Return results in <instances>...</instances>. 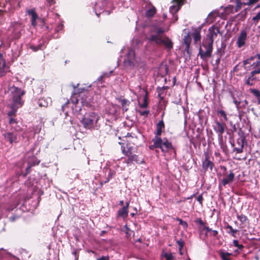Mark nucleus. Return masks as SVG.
I'll list each match as a JSON object with an SVG mask.
<instances>
[{"instance_id": "1", "label": "nucleus", "mask_w": 260, "mask_h": 260, "mask_svg": "<svg viewBox=\"0 0 260 260\" xmlns=\"http://www.w3.org/2000/svg\"><path fill=\"white\" fill-rule=\"evenodd\" d=\"M8 93L12 96L13 104L11 105V111L8 112V115L11 117L17 111V109L23 105L21 100V96L24 94L25 92L21 89L14 86L10 87Z\"/></svg>"}, {"instance_id": "2", "label": "nucleus", "mask_w": 260, "mask_h": 260, "mask_svg": "<svg viewBox=\"0 0 260 260\" xmlns=\"http://www.w3.org/2000/svg\"><path fill=\"white\" fill-rule=\"evenodd\" d=\"M168 30V28L162 29L161 28H158L156 29V34L152 35L149 38V41L153 42L157 45H164L166 48L171 49L173 47V43L171 40L167 37H164L162 35Z\"/></svg>"}, {"instance_id": "3", "label": "nucleus", "mask_w": 260, "mask_h": 260, "mask_svg": "<svg viewBox=\"0 0 260 260\" xmlns=\"http://www.w3.org/2000/svg\"><path fill=\"white\" fill-rule=\"evenodd\" d=\"M124 66L126 69H137L141 66V60L136 57L134 50H129L126 58L124 61Z\"/></svg>"}, {"instance_id": "4", "label": "nucleus", "mask_w": 260, "mask_h": 260, "mask_svg": "<svg viewBox=\"0 0 260 260\" xmlns=\"http://www.w3.org/2000/svg\"><path fill=\"white\" fill-rule=\"evenodd\" d=\"M100 117L94 112L89 113L82 118L81 123L86 128L91 129L96 127Z\"/></svg>"}, {"instance_id": "5", "label": "nucleus", "mask_w": 260, "mask_h": 260, "mask_svg": "<svg viewBox=\"0 0 260 260\" xmlns=\"http://www.w3.org/2000/svg\"><path fill=\"white\" fill-rule=\"evenodd\" d=\"M213 42L207 39L204 40L203 47L205 48V51H204L201 48L199 49V55L202 59H206L211 55L213 49Z\"/></svg>"}, {"instance_id": "6", "label": "nucleus", "mask_w": 260, "mask_h": 260, "mask_svg": "<svg viewBox=\"0 0 260 260\" xmlns=\"http://www.w3.org/2000/svg\"><path fill=\"white\" fill-rule=\"evenodd\" d=\"M78 90V98H81V102L83 105L89 106L91 103L94 102L93 99L90 97L88 92H85L84 88H79Z\"/></svg>"}, {"instance_id": "7", "label": "nucleus", "mask_w": 260, "mask_h": 260, "mask_svg": "<svg viewBox=\"0 0 260 260\" xmlns=\"http://www.w3.org/2000/svg\"><path fill=\"white\" fill-rule=\"evenodd\" d=\"M157 140H158V148H160L162 152H167L170 149L173 147L172 143L166 138L161 139L160 137H155Z\"/></svg>"}, {"instance_id": "8", "label": "nucleus", "mask_w": 260, "mask_h": 260, "mask_svg": "<svg viewBox=\"0 0 260 260\" xmlns=\"http://www.w3.org/2000/svg\"><path fill=\"white\" fill-rule=\"evenodd\" d=\"M218 34H222L220 31V27L216 24L213 25L208 29L207 39L212 40L213 42L214 40L217 37Z\"/></svg>"}, {"instance_id": "9", "label": "nucleus", "mask_w": 260, "mask_h": 260, "mask_svg": "<svg viewBox=\"0 0 260 260\" xmlns=\"http://www.w3.org/2000/svg\"><path fill=\"white\" fill-rule=\"evenodd\" d=\"M5 140L9 142L10 143L18 142L17 134L16 132H8L3 134Z\"/></svg>"}, {"instance_id": "10", "label": "nucleus", "mask_w": 260, "mask_h": 260, "mask_svg": "<svg viewBox=\"0 0 260 260\" xmlns=\"http://www.w3.org/2000/svg\"><path fill=\"white\" fill-rule=\"evenodd\" d=\"M247 38V32L245 30H242L238 36L236 44L239 48L244 46Z\"/></svg>"}, {"instance_id": "11", "label": "nucleus", "mask_w": 260, "mask_h": 260, "mask_svg": "<svg viewBox=\"0 0 260 260\" xmlns=\"http://www.w3.org/2000/svg\"><path fill=\"white\" fill-rule=\"evenodd\" d=\"M235 179V174L230 170L227 175H225L221 180L222 185L225 186L227 184L232 183Z\"/></svg>"}, {"instance_id": "12", "label": "nucleus", "mask_w": 260, "mask_h": 260, "mask_svg": "<svg viewBox=\"0 0 260 260\" xmlns=\"http://www.w3.org/2000/svg\"><path fill=\"white\" fill-rule=\"evenodd\" d=\"M184 0H173L172 5L170 7V12L172 14L177 12L184 4Z\"/></svg>"}, {"instance_id": "13", "label": "nucleus", "mask_w": 260, "mask_h": 260, "mask_svg": "<svg viewBox=\"0 0 260 260\" xmlns=\"http://www.w3.org/2000/svg\"><path fill=\"white\" fill-rule=\"evenodd\" d=\"M225 124L219 121H215V124L213 126V129L218 134L219 137H221L224 132V127Z\"/></svg>"}, {"instance_id": "14", "label": "nucleus", "mask_w": 260, "mask_h": 260, "mask_svg": "<svg viewBox=\"0 0 260 260\" xmlns=\"http://www.w3.org/2000/svg\"><path fill=\"white\" fill-rule=\"evenodd\" d=\"M205 155V158L202 162L203 169L204 170V171L207 170L208 168L212 170L213 167V164L211 160H209V156L208 153H206Z\"/></svg>"}, {"instance_id": "15", "label": "nucleus", "mask_w": 260, "mask_h": 260, "mask_svg": "<svg viewBox=\"0 0 260 260\" xmlns=\"http://www.w3.org/2000/svg\"><path fill=\"white\" fill-rule=\"evenodd\" d=\"M221 15L218 10H213L210 13L207 18V22L209 23L213 22L217 17H221Z\"/></svg>"}, {"instance_id": "16", "label": "nucleus", "mask_w": 260, "mask_h": 260, "mask_svg": "<svg viewBox=\"0 0 260 260\" xmlns=\"http://www.w3.org/2000/svg\"><path fill=\"white\" fill-rule=\"evenodd\" d=\"M26 13L31 16V25L34 26H36L37 25L36 20L38 18V16L36 13L35 10L34 9L27 10Z\"/></svg>"}, {"instance_id": "17", "label": "nucleus", "mask_w": 260, "mask_h": 260, "mask_svg": "<svg viewBox=\"0 0 260 260\" xmlns=\"http://www.w3.org/2000/svg\"><path fill=\"white\" fill-rule=\"evenodd\" d=\"M52 103L51 99L49 97L43 98L39 100L38 104L40 107H47L51 105Z\"/></svg>"}, {"instance_id": "18", "label": "nucleus", "mask_w": 260, "mask_h": 260, "mask_svg": "<svg viewBox=\"0 0 260 260\" xmlns=\"http://www.w3.org/2000/svg\"><path fill=\"white\" fill-rule=\"evenodd\" d=\"M40 162V161L34 156H32L30 159L28 160V166L26 169V172L27 173H29V170L31 167L33 166L38 165Z\"/></svg>"}, {"instance_id": "19", "label": "nucleus", "mask_w": 260, "mask_h": 260, "mask_svg": "<svg viewBox=\"0 0 260 260\" xmlns=\"http://www.w3.org/2000/svg\"><path fill=\"white\" fill-rule=\"evenodd\" d=\"M6 66L5 60L2 58V54L0 53V77L4 76L6 73Z\"/></svg>"}, {"instance_id": "20", "label": "nucleus", "mask_w": 260, "mask_h": 260, "mask_svg": "<svg viewBox=\"0 0 260 260\" xmlns=\"http://www.w3.org/2000/svg\"><path fill=\"white\" fill-rule=\"evenodd\" d=\"M165 127V124L162 120L159 121L156 124V129L155 132V137H160L161 134L162 130Z\"/></svg>"}, {"instance_id": "21", "label": "nucleus", "mask_w": 260, "mask_h": 260, "mask_svg": "<svg viewBox=\"0 0 260 260\" xmlns=\"http://www.w3.org/2000/svg\"><path fill=\"white\" fill-rule=\"evenodd\" d=\"M128 212V211L126 209V207H122L118 211L117 214L118 216L125 218L127 216Z\"/></svg>"}, {"instance_id": "22", "label": "nucleus", "mask_w": 260, "mask_h": 260, "mask_svg": "<svg viewBox=\"0 0 260 260\" xmlns=\"http://www.w3.org/2000/svg\"><path fill=\"white\" fill-rule=\"evenodd\" d=\"M219 254L222 260H231L230 256L232 255V253L220 251Z\"/></svg>"}, {"instance_id": "23", "label": "nucleus", "mask_w": 260, "mask_h": 260, "mask_svg": "<svg viewBox=\"0 0 260 260\" xmlns=\"http://www.w3.org/2000/svg\"><path fill=\"white\" fill-rule=\"evenodd\" d=\"M203 229L206 231V234L209 233V236L211 237H216L218 233L217 231L212 230L208 226H205Z\"/></svg>"}, {"instance_id": "24", "label": "nucleus", "mask_w": 260, "mask_h": 260, "mask_svg": "<svg viewBox=\"0 0 260 260\" xmlns=\"http://www.w3.org/2000/svg\"><path fill=\"white\" fill-rule=\"evenodd\" d=\"M120 103L122 106L123 112L127 111L130 102L126 99H121L120 100Z\"/></svg>"}, {"instance_id": "25", "label": "nucleus", "mask_w": 260, "mask_h": 260, "mask_svg": "<svg viewBox=\"0 0 260 260\" xmlns=\"http://www.w3.org/2000/svg\"><path fill=\"white\" fill-rule=\"evenodd\" d=\"M156 13V9L154 7L152 6L148 9L145 13V15L147 17L151 18L153 17Z\"/></svg>"}, {"instance_id": "26", "label": "nucleus", "mask_w": 260, "mask_h": 260, "mask_svg": "<svg viewBox=\"0 0 260 260\" xmlns=\"http://www.w3.org/2000/svg\"><path fill=\"white\" fill-rule=\"evenodd\" d=\"M133 161L139 163V160L138 159V157L137 155L132 154L128 157V159L125 161V162L127 164H128L129 163L133 162Z\"/></svg>"}, {"instance_id": "27", "label": "nucleus", "mask_w": 260, "mask_h": 260, "mask_svg": "<svg viewBox=\"0 0 260 260\" xmlns=\"http://www.w3.org/2000/svg\"><path fill=\"white\" fill-rule=\"evenodd\" d=\"M133 148L132 147H128L126 146V148H124L122 149V152L123 154H124L126 156L128 157L130 155L133 153Z\"/></svg>"}, {"instance_id": "28", "label": "nucleus", "mask_w": 260, "mask_h": 260, "mask_svg": "<svg viewBox=\"0 0 260 260\" xmlns=\"http://www.w3.org/2000/svg\"><path fill=\"white\" fill-rule=\"evenodd\" d=\"M250 91L257 98L258 103L260 104V92L256 89L250 88Z\"/></svg>"}, {"instance_id": "29", "label": "nucleus", "mask_w": 260, "mask_h": 260, "mask_svg": "<svg viewBox=\"0 0 260 260\" xmlns=\"http://www.w3.org/2000/svg\"><path fill=\"white\" fill-rule=\"evenodd\" d=\"M226 229H229L230 231L228 232V234H231L232 236L234 237H236V234L238 232V230L236 229H233L232 226L229 224L227 225L225 227Z\"/></svg>"}, {"instance_id": "30", "label": "nucleus", "mask_w": 260, "mask_h": 260, "mask_svg": "<svg viewBox=\"0 0 260 260\" xmlns=\"http://www.w3.org/2000/svg\"><path fill=\"white\" fill-rule=\"evenodd\" d=\"M224 12L226 15H229L231 13L233 14L236 12L235 11V8L234 6L232 5H229L227 7H226L224 9Z\"/></svg>"}, {"instance_id": "31", "label": "nucleus", "mask_w": 260, "mask_h": 260, "mask_svg": "<svg viewBox=\"0 0 260 260\" xmlns=\"http://www.w3.org/2000/svg\"><path fill=\"white\" fill-rule=\"evenodd\" d=\"M192 37L195 42H197L199 41H200L201 36L200 35V32L199 31L196 30L192 34Z\"/></svg>"}, {"instance_id": "32", "label": "nucleus", "mask_w": 260, "mask_h": 260, "mask_svg": "<svg viewBox=\"0 0 260 260\" xmlns=\"http://www.w3.org/2000/svg\"><path fill=\"white\" fill-rule=\"evenodd\" d=\"M190 41H191L190 38L188 35H186V36H184V39H183V42L186 46V49H185L186 50H187L188 49V48L189 47L190 43Z\"/></svg>"}, {"instance_id": "33", "label": "nucleus", "mask_w": 260, "mask_h": 260, "mask_svg": "<svg viewBox=\"0 0 260 260\" xmlns=\"http://www.w3.org/2000/svg\"><path fill=\"white\" fill-rule=\"evenodd\" d=\"M152 142H153V144L149 146V149L150 150H153L155 148H158V140H156L155 137L153 138Z\"/></svg>"}, {"instance_id": "34", "label": "nucleus", "mask_w": 260, "mask_h": 260, "mask_svg": "<svg viewBox=\"0 0 260 260\" xmlns=\"http://www.w3.org/2000/svg\"><path fill=\"white\" fill-rule=\"evenodd\" d=\"M254 58H257L258 60H260V54H257L254 57H251L244 61V64L246 66L247 64L250 63V61Z\"/></svg>"}, {"instance_id": "35", "label": "nucleus", "mask_w": 260, "mask_h": 260, "mask_svg": "<svg viewBox=\"0 0 260 260\" xmlns=\"http://www.w3.org/2000/svg\"><path fill=\"white\" fill-rule=\"evenodd\" d=\"M235 3L236 4V7L235 8V11L237 12L240 9H241L242 5H244V3H242L241 1H240V0H238V1H235Z\"/></svg>"}, {"instance_id": "36", "label": "nucleus", "mask_w": 260, "mask_h": 260, "mask_svg": "<svg viewBox=\"0 0 260 260\" xmlns=\"http://www.w3.org/2000/svg\"><path fill=\"white\" fill-rule=\"evenodd\" d=\"M217 114L221 117H222L225 121L228 120V117L226 113L222 110H218Z\"/></svg>"}, {"instance_id": "37", "label": "nucleus", "mask_w": 260, "mask_h": 260, "mask_svg": "<svg viewBox=\"0 0 260 260\" xmlns=\"http://www.w3.org/2000/svg\"><path fill=\"white\" fill-rule=\"evenodd\" d=\"M162 255L166 258V260H172L173 258V254L171 252H163Z\"/></svg>"}, {"instance_id": "38", "label": "nucleus", "mask_w": 260, "mask_h": 260, "mask_svg": "<svg viewBox=\"0 0 260 260\" xmlns=\"http://www.w3.org/2000/svg\"><path fill=\"white\" fill-rule=\"evenodd\" d=\"M254 80V78L253 77V76H252L251 75H250V76L246 79L245 83L247 85H252L253 84V81Z\"/></svg>"}, {"instance_id": "39", "label": "nucleus", "mask_w": 260, "mask_h": 260, "mask_svg": "<svg viewBox=\"0 0 260 260\" xmlns=\"http://www.w3.org/2000/svg\"><path fill=\"white\" fill-rule=\"evenodd\" d=\"M147 94L145 96L143 99V103L140 104V107L142 108H146L148 106V103L147 101Z\"/></svg>"}, {"instance_id": "40", "label": "nucleus", "mask_w": 260, "mask_h": 260, "mask_svg": "<svg viewBox=\"0 0 260 260\" xmlns=\"http://www.w3.org/2000/svg\"><path fill=\"white\" fill-rule=\"evenodd\" d=\"M237 218L240 220V222L242 223H244L247 220V217L243 214L237 216Z\"/></svg>"}, {"instance_id": "41", "label": "nucleus", "mask_w": 260, "mask_h": 260, "mask_svg": "<svg viewBox=\"0 0 260 260\" xmlns=\"http://www.w3.org/2000/svg\"><path fill=\"white\" fill-rule=\"evenodd\" d=\"M177 243L179 246V249L180 251V254H182L181 250L184 246V242L182 239H180L177 241Z\"/></svg>"}, {"instance_id": "42", "label": "nucleus", "mask_w": 260, "mask_h": 260, "mask_svg": "<svg viewBox=\"0 0 260 260\" xmlns=\"http://www.w3.org/2000/svg\"><path fill=\"white\" fill-rule=\"evenodd\" d=\"M233 245L234 246L237 247L239 249H242L244 246L242 244H239L237 240H234L233 241Z\"/></svg>"}, {"instance_id": "43", "label": "nucleus", "mask_w": 260, "mask_h": 260, "mask_svg": "<svg viewBox=\"0 0 260 260\" xmlns=\"http://www.w3.org/2000/svg\"><path fill=\"white\" fill-rule=\"evenodd\" d=\"M176 220L179 221V224L182 225L184 229H186L187 228L188 224L186 221L178 218H177Z\"/></svg>"}, {"instance_id": "44", "label": "nucleus", "mask_w": 260, "mask_h": 260, "mask_svg": "<svg viewBox=\"0 0 260 260\" xmlns=\"http://www.w3.org/2000/svg\"><path fill=\"white\" fill-rule=\"evenodd\" d=\"M138 113L141 115V116H145V117H147L149 113V110H139L138 111Z\"/></svg>"}, {"instance_id": "45", "label": "nucleus", "mask_w": 260, "mask_h": 260, "mask_svg": "<svg viewBox=\"0 0 260 260\" xmlns=\"http://www.w3.org/2000/svg\"><path fill=\"white\" fill-rule=\"evenodd\" d=\"M260 20V11L252 18V20L255 23H257Z\"/></svg>"}, {"instance_id": "46", "label": "nucleus", "mask_w": 260, "mask_h": 260, "mask_svg": "<svg viewBox=\"0 0 260 260\" xmlns=\"http://www.w3.org/2000/svg\"><path fill=\"white\" fill-rule=\"evenodd\" d=\"M253 71L250 73V75L253 76L254 75L260 73V68L252 69Z\"/></svg>"}, {"instance_id": "47", "label": "nucleus", "mask_w": 260, "mask_h": 260, "mask_svg": "<svg viewBox=\"0 0 260 260\" xmlns=\"http://www.w3.org/2000/svg\"><path fill=\"white\" fill-rule=\"evenodd\" d=\"M251 67L252 69L260 68V60H257V61L253 62L251 64Z\"/></svg>"}, {"instance_id": "48", "label": "nucleus", "mask_w": 260, "mask_h": 260, "mask_svg": "<svg viewBox=\"0 0 260 260\" xmlns=\"http://www.w3.org/2000/svg\"><path fill=\"white\" fill-rule=\"evenodd\" d=\"M30 48L34 51H38V50L41 49L42 48V46L41 44H40L37 46L31 45L30 46Z\"/></svg>"}, {"instance_id": "49", "label": "nucleus", "mask_w": 260, "mask_h": 260, "mask_svg": "<svg viewBox=\"0 0 260 260\" xmlns=\"http://www.w3.org/2000/svg\"><path fill=\"white\" fill-rule=\"evenodd\" d=\"M259 0H249V2L247 3H244V5H252V4H254L256 3H257L258 1H259Z\"/></svg>"}, {"instance_id": "50", "label": "nucleus", "mask_w": 260, "mask_h": 260, "mask_svg": "<svg viewBox=\"0 0 260 260\" xmlns=\"http://www.w3.org/2000/svg\"><path fill=\"white\" fill-rule=\"evenodd\" d=\"M9 123L12 125V127H13V125L16 124L17 122L16 120L13 118H10L9 120Z\"/></svg>"}, {"instance_id": "51", "label": "nucleus", "mask_w": 260, "mask_h": 260, "mask_svg": "<svg viewBox=\"0 0 260 260\" xmlns=\"http://www.w3.org/2000/svg\"><path fill=\"white\" fill-rule=\"evenodd\" d=\"M111 73H112V72H110L109 73H103V74L99 78V80L102 79L103 78L109 76Z\"/></svg>"}, {"instance_id": "52", "label": "nucleus", "mask_w": 260, "mask_h": 260, "mask_svg": "<svg viewBox=\"0 0 260 260\" xmlns=\"http://www.w3.org/2000/svg\"><path fill=\"white\" fill-rule=\"evenodd\" d=\"M129 229L127 228V225H125L124 227V230L123 231H124L125 234L127 236H128L130 235V234H129L128 232H129Z\"/></svg>"}, {"instance_id": "53", "label": "nucleus", "mask_w": 260, "mask_h": 260, "mask_svg": "<svg viewBox=\"0 0 260 260\" xmlns=\"http://www.w3.org/2000/svg\"><path fill=\"white\" fill-rule=\"evenodd\" d=\"M203 200V198L202 195H199L197 198V201L200 203V204H202Z\"/></svg>"}, {"instance_id": "54", "label": "nucleus", "mask_w": 260, "mask_h": 260, "mask_svg": "<svg viewBox=\"0 0 260 260\" xmlns=\"http://www.w3.org/2000/svg\"><path fill=\"white\" fill-rule=\"evenodd\" d=\"M96 260H109V256H102L100 257H99L96 259Z\"/></svg>"}, {"instance_id": "55", "label": "nucleus", "mask_w": 260, "mask_h": 260, "mask_svg": "<svg viewBox=\"0 0 260 260\" xmlns=\"http://www.w3.org/2000/svg\"><path fill=\"white\" fill-rule=\"evenodd\" d=\"M62 27H63V24L62 23H60L58 25L56 30L57 31H59L62 29Z\"/></svg>"}, {"instance_id": "56", "label": "nucleus", "mask_w": 260, "mask_h": 260, "mask_svg": "<svg viewBox=\"0 0 260 260\" xmlns=\"http://www.w3.org/2000/svg\"><path fill=\"white\" fill-rule=\"evenodd\" d=\"M235 151L237 153H241L243 151V148H242V147H241V148H236Z\"/></svg>"}, {"instance_id": "57", "label": "nucleus", "mask_w": 260, "mask_h": 260, "mask_svg": "<svg viewBox=\"0 0 260 260\" xmlns=\"http://www.w3.org/2000/svg\"><path fill=\"white\" fill-rule=\"evenodd\" d=\"M47 1L48 3L49 4L50 6L54 4V0H47Z\"/></svg>"}, {"instance_id": "58", "label": "nucleus", "mask_w": 260, "mask_h": 260, "mask_svg": "<svg viewBox=\"0 0 260 260\" xmlns=\"http://www.w3.org/2000/svg\"><path fill=\"white\" fill-rule=\"evenodd\" d=\"M197 222L198 223H199V224H201V225H203L204 224V222L201 219H198L197 220Z\"/></svg>"}, {"instance_id": "59", "label": "nucleus", "mask_w": 260, "mask_h": 260, "mask_svg": "<svg viewBox=\"0 0 260 260\" xmlns=\"http://www.w3.org/2000/svg\"><path fill=\"white\" fill-rule=\"evenodd\" d=\"M234 103L237 106H238L240 103V102H238L236 100H234Z\"/></svg>"}, {"instance_id": "60", "label": "nucleus", "mask_w": 260, "mask_h": 260, "mask_svg": "<svg viewBox=\"0 0 260 260\" xmlns=\"http://www.w3.org/2000/svg\"><path fill=\"white\" fill-rule=\"evenodd\" d=\"M137 213V209H136V212H134V213H131V215L132 216H133H133H135Z\"/></svg>"}, {"instance_id": "61", "label": "nucleus", "mask_w": 260, "mask_h": 260, "mask_svg": "<svg viewBox=\"0 0 260 260\" xmlns=\"http://www.w3.org/2000/svg\"><path fill=\"white\" fill-rule=\"evenodd\" d=\"M128 207H129V202H126L125 206H124L123 207H126V209L128 210Z\"/></svg>"}, {"instance_id": "62", "label": "nucleus", "mask_w": 260, "mask_h": 260, "mask_svg": "<svg viewBox=\"0 0 260 260\" xmlns=\"http://www.w3.org/2000/svg\"><path fill=\"white\" fill-rule=\"evenodd\" d=\"M119 204L120 205H123V201H120V203H119Z\"/></svg>"}, {"instance_id": "63", "label": "nucleus", "mask_w": 260, "mask_h": 260, "mask_svg": "<svg viewBox=\"0 0 260 260\" xmlns=\"http://www.w3.org/2000/svg\"><path fill=\"white\" fill-rule=\"evenodd\" d=\"M19 129H18L17 128H14V130L16 131V132H17L19 131Z\"/></svg>"}, {"instance_id": "64", "label": "nucleus", "mask_w": 260, "mask_h": 260, "mask_svg": "<svg viewBox=\"0 0 260 260\" xmlns=\"http://www.w3.org/2000/svg\"><path fill=\"white\" fill-rule=\"evenodd\" d=\"M73 88L75 89V88H76V86H74V85H73Z\"/></svg>"}]
</instances>
